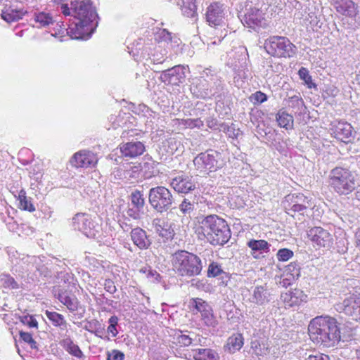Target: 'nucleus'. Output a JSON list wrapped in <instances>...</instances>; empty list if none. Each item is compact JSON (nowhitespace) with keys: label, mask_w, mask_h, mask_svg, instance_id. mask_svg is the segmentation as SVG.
Here are the masks:
<instances>
[{"label":"nucleus","mask_w":360,"mask_h":360,"mask_svg":"<svg viewBox=\"0 0 360 360\" xmlns=\"http://www.w3.org/2000/svg\"><path fill=\"white\" fill-rule=\"evenodd\" d=\"M172 264L174 271L180 276H198L202 270L201 259L186 250H178L172 255Z\"/></svg>","instance_id":"4"},{"label":"nucleus","mask_w":360,"mask_h":360,"mask_svg":"<svg viewBox=\"0 0 360 360\" xmlns=\"http://www.w3.org/2000/svg\"><path fill=\"white\" fill-rule=\"evenodd\" d=\"M226 11L223 4L215 2L211 4L207 8L206 20L212 27L225 25L224 19Z\"/></svg>","instance_id":"14"},{"label":"nucleus","mask_w":360,"mask_h":360,"mask_svg":"<svg viewBox=\"0 0 360 360\" xmlns=\"http://www.w3.org/2000/svg\"><path fill=\"white\" fill-rule=\"evenodd\" d=\"M83 328L91 333H94L96 336H98L96 329L101 328V324L96 319H92L91 321H85V324L83 326Z\"/></svg>","instance_id":"47"},{"label":"nucleus","mask_w":360,"mask_h":360,"mask_svg":"<svg viewBox=\"0 0 360 360\" xmlns=\"http://www.w3.org/2000/svg\"><path fill=\"white\" fill-rule=\"evenodd\" d=\"M308 330L311 341L324 347H334L340 340L338 323L328 316H319L311 319Z\"/></svg>","instance_id":"2"},{"label":"nucleus","mask_w":360,"mask_h":360,"mask_svg":"<svg viewBox=\"0 0 360 360\" xmlns=\"http://www.w3.org/2000/svg\"><path fill=\"white\" fill-rule=\"evenodd\" d=\"M358 179L356 174L347 168L336 167L328 176V184L339 195H347L356 188Z\"/></svg>","instance_id":"5"},{"label":"nucleus","mask_w":360,"mask_h":360,"mask_svg":"<svg viewBox=\"0 0 360 360\" xmlns=\"http://www.w3.org/2000/svg\"><path fill=\"white\" fill-rule=\"evenodd\" d=\"M284 207L292 212L304 213L310 206L309 200L302 193L289 194L285 197Z\"/></svg>","instance_id":"13"},{"label":"nucleus","mask_w":360,"mask_h":360,"mask_svg":"<svg viewBox=\"0 0 360 360\" xmlns=\"http://www.w3.org/2000/svg\"><path fill=\"white\" fill-rule=\"evenodd\" d=\"M143 210L139 208H136L132 205H129L126 213L127 216L133 219H140L143 214Z\"/></svg>","instance_id":"45"},{"label":"nucleus","mask_w":360,"mask_h":360,"mask_svg":"<svg viewBox=\"0 0 360 360\" xmlns=\"http://www.w3.org/2000/svg\"><path fill=\"white\" fill-rule=\"evenodd\" d=\"M283 104L295 115H302L306 114L307 108L303 99L297 95L288 97L283 100Z\"/></svg>","instance_id":"28"},{"label":"nucleus","mask_w":360,"mask_h":360,"mask_svg":"<svg viewBox=\"0 0 360 360\" xmlns=\"http://www.w3.org/2000/svg\"><path fill=\"white\" fill-rule=\"evenodd\" d=\"M335 309L340 313H344L352 320L360 322V297L352 295L342 302L336 304Z\"/></svg>","instance_id":"12"},{"label":"nucleus","mask_w":360,"mask_h":360,"mask_svg":"<svg viewBox=\"0 0 360 360\" xmlns=\"http://www.w3.org/2000/svg\"><path fill=\"white\" fill-rule=\"evenodd\" d=\"M243 344V337L242 334L236 333L228 338L226 347L229 353H235L236 351L241 349Z\"/></svg>","instance_id":"34"},{"label":"nucleus","mask_w":360,"mask_h":360,"mask_svg":"<svg viewBox=\"0 0 360 360\" xmlns=\"http://www.w3.org/2000/svg\"><path fill=\"white\" fill-rule=\"evenodd\" d=\"M33 19L35 21V22L37 24L36 26L37 27H48L49 25H53L56 24V27L54 29L56 30L54 33H52L51 35L54 37H57L61 34H63L64 33L59 34V27L57 25V22L59 21H57L56 20H54L53 16L46 12H39V13H34L33 15Z\"/></svg>","instance_id":"26"},{"label":"nucleus","mask_w":360,"mask_h":360,"mask_svg":"<svg viewBox=\"0 0 360 360\" xmlns=\"http://www.w3.org/2000/svg\"><path fill=\"white\" fill-rule=\"evenodd\" d=\"M240 130L236 129L233 125H231L227 131V135L229 138L237 139L239 136Z\"/></svg>","instance_id":"60"},{"label":"nucleus","mask_w":360,"mask_h":360,"mask_svg":"<svg viewBox=\"0 0 360 360\" xmlns=\"http://www.w3.org/2000/svg\"><path fill=\"white\" fill-rule=\"evenodd\" d=\"M244 26L257 30L259 28L266 27L268 25L264 13L259 8L247 6L244 14L240 19Z\"/></svg>","instance_id":"10"},{"label":"nucleus","mask_w":360,"mask_h":360,"mask_svg":"<svg viewBox=\"0 0 360 360\" xmlns=\"http://www.w3.org/2000/svg\"><path fill=\"white\" fill-rule=\"evenodd\" d=\"M152 226L155 233L165 240L173 239L175 233L172 224L162 218H155L152 221Z\"/></svg>","instance_id":"21"},{"label":"nucleus","mask_w":360,"mask_h":360,"mask_svg":"<svg viewBox=\"0 0 360 360\" xmlns=\"http://www.w3.org/2000/svg\"><path fill=\"white\" fill-rule=\"evenodd\" d=\"M130 236L134 245L140 250H147L152 244L147 233L140 227L132 229L130 231Z\"/></svg>","instance_id":"23"},{"label":"nucleus","mask_w":360,"mask_h":360,"mask_svg":"<svg viewBox=\"0 0 360 360\" xmlns=\"http://www.w3.org/2000/svg\"><path fill=\"white\" fill-rule=\"evenodd\" d=\"M276 120L281 127L285 129H292L293 117L285 111L280 110L276 115Z\"/></svg>","instance_id":"35"},{"label":"nucleus","mask_w":360,"mask_h":360,"mask_svg":"<svg viewBox=\"0 0 360 360\" xmlns=\"http://www.w3.org/2000/svg\"><path fill=\"white\" fill-rule=\"evenodd\" d=\"M210 85L205 79L202 77L196 78L191 86V91L197 98H211L216 95L217 91L210 89Z\"/></svg>","instance_id":"18"},{"label":"nucleus","mask_w":360,"mask_h":360,"mask_svg":"<svg viewBox=\"0 0 360 360\" xmlns=\"http://www.w3.org/2000/svg\"><path fill=\"white\" fill-rule=\"evenodd\" d=\"M20 338L25 342L28 343L29 342L31 341V340L32 339V335L30 333H27V332H23V331H20Z\"/></svg>","instance_id":"62"},{"label":"nucleus","mask_w":360,"mask_h":360,"mask_svg":"<svg viewBox=\"0 0 360 360\" xmlns=\"http://www.w3.org/2000/svg\"><path fill=\"white\" fill-rule=\"evenodd\" d=\"M189 72L188 66L179 65L163 70L160 79L165 84L179 85L185 82L186 74Z\"/></svg>","instance_id":"11"},{"label":"nucleus","mask_w":360,"mask_h":360,"mask_svg":"<svg viewBox=\"0 0 360 360\" xmlns=\"http://www.w3.org/2000/svg\"><path fill=\"white\" fill-rule=\"evenodd\" d=\"M179 210L184 215H190L194 210V204L188 199H184L179 205Z\"/></svg>","instance_id":"46"},{"label":"nucleus","mask_w":360,"mask_h":360,"mask_svg":"<svg viewBox=\"0 0 360 360\" xmlns=\"http://www.w3.org/2000/svg\"><path fill=\"white\" fill-rule=\"evenodd\" d=\"M73 227L81 231L87 238L98 240L101 226L95 223L91 217L86 213H77L72 219Z\"/></svg>","instance_id":"9"},{"label":"nucleus","mask_w":360,"mask_h":360,"mask_svg":"<svg viewBox=\"0 0 360 360\" xmlns=\"http://www.w3.org/2000/svg\"><path fill=\"white\" fill-rule=\"evenodd\" d=\"M298 73L300 77L304 80L305 83L309 88H311L312 86H315V84L312 83L311 77L309 75L308 70L305 68H301L299 70Z\"/></svg>","instance_id":"48"},{"label":"nucleus","mask_w":360,"mask_h":360,"mask_svg":"<svg viewBox=\"0 0 360 360\" xmlns=\"http://www.w3.org/2000/svg\"><path fill=\"white\" fill-rule=\"evenodd\" d=\"M334 136L342 141L348 142L353 135V128L352 125L343 121H338L334 124L332 128Z\"/></svg>","instance_id":"24"},{"label":"nucleus","mask_w":360,"mask_h":360,"mask_svg":"<svg viewBox=\"0 0 360 360\" xmlns=\"http://www.w3.org/2000/svg\"><path fill=\"white\" fill-rule=\"evenodd\" d=\"M296 292H287L281 295V300L285 304V308L292 307L299 304L300 300Z\"/></svg>","instance_id":"38"},{"label":"nucleus","mask_w":360,"mask_h":360,"mask_svg":"<svg viewBox=\"0 0 360 360\" xmlns=\"http://www.w3.org/2000/svg\"><path fill=\"white\" fill-rule=\"evenodd\" d=\"M170 186L177 193H188L195 188V184L191 176L181 174L170 180Z\"/></svg>","instance_id":"17"},{"label":"nucleus","mask_w":360,"mask_h":360,"mask_svg":"<svg viewBox=\"0 0 360 360\" xmlns=\"http://www.w3.org/2000/svg\"><path fill=\"white\" fill-rule=\"evenodd\" d=\"M180 125H183L185 127L193 129V128H201L203 127V122L200 119H181L178 120Z\"/></svg>","instance_id":"43"},{"label":"nucleus","mask_w":360,"mask_h":360,"mask_svg":"<svg viewBox=\"0 0 360 360\" xmlns=\"http://www.w3.org/2000/svg\"><path fill=\"white\" fill-rule=\"evenodd\" d=\"M151 60L155 64H161L165 61L164 55L162 53H154L152 55Z\"/></svg>","instance_id":"61"},{"label":"nucleus","mask_w":360,"mask_h":360,"mask_svg":"<svg viewBox=\"0 0 360 360\" xmlns=\"http://www.w3.org/2000/svg\"><path fill=\"white\" fill-rule=\"evenodd\" d=\"M148 201L155 211L162 213L170 209L174 199L168 188L165 186H156L149 190Z\"/></svg>","instance_id":"8"},{"label":"nucleus","mask_w":360,"mask_h":360,"mask_svg":"<svg viewBox=\"0 0 360 360\" xmlns=\"http://www.w3.org/2000/svg\"><path fill=\"white\" fill-rule=\"evenodd\" d=\"M158 36L160 40L162 41H165L167 43H174L175 44H178L179 39L176 37H173L172 33L168 32L166 29H163L159 31L158 33Z\"/></svg>","instance_id":"44"},{"label":"nucleus","mask_w":360,"mask_h":360,"mask_svg":"<svg viewBox=\"0 0 360 360\" xmlns=\"http://www.w3.org/2000/svg\"><path fill=\"white\" fill-rule=\"evenodd\" d=\"M0 284L2 288L7 290H17L20 288V284L13 277L7 274L0 276Z\"/></svg>","instance_id":"36"},{"label":"nucleus","mask_w":360,"mask_h":360,"mask_svg":"<svg viewBox=\"0 0 360 360\" xmlns=\"http://www.w3.org/2000/svg\"><path fill=\"white\" fill-rule=\"evenodd\" d=\"M338 251L340 253H345L347 251V246L345 245V240H340L337 243Z\"/></svg>","instance_id":"63"},{"label":"nucleus","mask_w":360,"mask_h":360,"mask_svg":"<svg viewBox=\"0 0 360 360\" xmlns=\"http://www.w3.org/2000/svg\"><path fill=\"white\" fill-rule=\"evenodd\" d=\"M26 323L30 327V328H34L37 327L38 323L35 319H34L32 316H30L29 318L25 317Z\"/></svg>","instance_id":"64"},{"label":"nucleus","mask_w":360,"mask_h":360,"mask_svg":"<svg viewBox=\"0 0 360 360\" xmlns=\"http://www.w3.org/2000/svg\"><path fill=\"white\" fill-rule=\"evenodd\" d=\"M335 11L346 17L355 18L359 13L358 5L352 0H331Z\"/></svg>","instance_id":"20"},{"label":"nucleus","mask_w":360,"mask_h":360,"mask_svg":"<svg viewBox=\"0 0 360 360\" xmlns=\"http://www.w3.org/2000/svg\"><path fill=\"white\" fill-rule=\"evenodd\" d=\"M104 288L107 292H110V294L115 293L117 290L115 283L113 281H112L111 279L105 280Z\"/></svg>","instance_id":"56"},{"label":"nucleus","mask_w":360,"mask_h":360,"mask_svg":"<svg viewBox=\"0 0 360 360\" xmlns=\"http://www.w3.org/2000/svg\"><path fill=\"white\" fill-rule=\"evenodd\" d=\"M124 354L123 352L113 349L111 352H108L107 360H124Z\"/></svg>","instance_id":"54"},{"label":"nucleus","mask_w":360,"mask_h":360,"mask_svg":"<svg viewBox=\"0 0 360 360\" xmlns=\"http://www.w3.org/2000/svg\"><path fill=\"white\" fill-rule=\"evenodd\" d=\"M177 5L184 16L194 18L198 15L195 0H178Z\"/></svg>","instance_id":"31"},{"label":"nucleus","mask_w":360,"mask_h":360,"mask_svg":"<svg viewBox=\"0 0 360 360\" xmlns=\"http://www.w3.org/2000/svg\"><path fill=\"white\" fill-rule=\"evenodd\" d=\"M18 200L20 203V208L30 212L35 210L34 205L31 202L30 198L26 196V192L24 189H21L18 193Z\"/></svg>","instance_id":"37"},{"label":"nucleus","mask_w":360,"mask_h":360,"mask_svg":"<svg viewBox=\"0 0 360 360\" xmlns=\"http://www.w3.org/2000/svg\"><path fill=\"white\" fill-rule=\"evenodd\" d=\"M192 304L197 310V311L200 312V314L210 307V305L206 302L200 298L193 299L192 301Z\"/></svg>","instance_id":"51"},{"label":"nucleus","mask_w":360,"mask_h":360,"mask_svg":"<svg viewBox=\"0 0 360 360\" xmlns=\"http://www.w3.org/2000/svg\"><path fill=\"white\" fill-rule=\"evenodd\" d=\"M24 15L23 10L18 9L15 6L11 5H6L1 13L2 18L8 22L17 21L22 18Z\"/></svg>","instance_id":"29"},{"label":"nucleus","mask_w":360,"mask_h":360,"mask_svg":"<svg viewBox=\"0 0 360 360\" xmlns=\"http://www.w3.org/2000/svg\"><path fill=\"white\" fill-rule=\"evenodd\" d=\"M200 224L199 238L203 237L213 245H223L231 238V232L227 222L216 214L204 217Z\"/></svg>","instance_id":"3"},{"label":"nucleus","mask_w":360,"mask_h":360,"mask_svg":"<svg viewBox=\"0 0 360 360\" xmlns=\"http://www.w3.org/2000/svg\"><path fill=\"white\" fill-rule=\"evenodd\" d=\"M177 343L181 347H187L191 345L192 338L189 337V335L183 334L181 332L177 335L176 336Z\"/></svg>","instance_id":"50"},{"label":"nucleus","mask_w":360,"mask_h":360,"mask_svg":"<svg viewBox=\"0 0 360 360\" xmlns=\"http://www.w3.org/2000/svg\"><path fill=\"white\" fill-rule=\"evenodd\" d=\"M45 315L53 326L59 328L61 331L68 332V327L70 326L67 322L63 315L56 311H50L48 310L45 311Z\"/></svg>","instance_id":"30"},{"label":"nucleus","mask_w":360,"mask_h":360,"mask_svg":"<svg viewBox=\"0 0 360 360\" xmlns=\"http://www.w3.org/2000/svg\"><path fill=\"white\" fill-rule=\"evenodd\" d=\"M273 300V295L266 284L256 285L250 290L249 302L257 306L264 307Z\"/></svg>","instance_id":"15"},{"label":"nucleus","mask_w":360,"mask_h":360,"mask_svg":"<svg viewBox=\"0 0 360 360\" xmlns=\"http://www.w3.org/2000/svg\"><path fill=\"white\" fill-rule=\"evenodd\" d=\"M131 203L130 205L136 207L143 210L145 205V199L143 193L139 191H134L130 195Z\"/></svg>","instance_id":"40"},{"label":"nucleus","mask_w":360,"mask_h":360,"mask_svg":"<svg viewBox=\"0 0 360 360\" xmlns=\"http://www.w3.org/2000/svg\"><path fill=\"white\" fill-rule=\"evenodd\" d=\"M202 320L207 326L215 327L217 325V321L212 313V309L210 306L205 311L201 312Z\"/></svg>","instance_id":"41"},{"label":"nucleus","mask_w":360,"mask_h":360,"mask_svg":"<svg viewBox=\"0 0 360 360\" xmlns=\"http://www.w3.org/2000/svg\"><path fill=\"white\" fill-rule=\"evenodd\" d=\"M195 169L200 172H212L222 167L221 154L214 150L200 153L193 159Z\"/></svg>","instance_id":"7"},{"label":"nucleus","mask_w":360,"mask_h":360,"mask_svg":"<svg viewBox=\"0 0 360 360\" xmlns=\"http://www.w3.org/2000/svg\"><path fill=\"white\" fill-rule=\"evenodd\" d=\"M207 276L209 278L219 277L222 279V283L226 285L229 279L228 274L222 269L221 266L214 262L209 264Z\"/></svg>","instance_id":"33"},{"label":"nucleus","mask_w":360,"mask_h":360,"mask_svg":"<svg viewBox=\"0 0 360 360\" xmlns=\"http://www.w3.org/2000/svg\"><path fill=\"white\" fill-rule=\"evenodd\" d=\"M250 98V101L255 104L262 103L267 100V96L264 93L258 91L256 93L252 94Z\"/></svg>","instance_id":"52"},{"label":"nucleus","mask_w":360,"mask_h":360,"mask_svg":"<svg viewBox=\"0 0 360 360\" xmlns=\"http://www.w3.org/2000/svg\"><path fill=\"white\" fill-rule=\"evenodd\" d=\"M98 162L96 155L89 150H80L76 153L72 160V164L76 167H94Z\"/></svg>","instance_id":"19"},{"label":"nucleus","mask_w":360,"mask_h":360,"mask_svg":"<svg viewBox=\"0 0 360 360\" xmlns=\"http://www.w3.org/2000/svg\"><path fill=\"white\" fill-rule=\"evenodd\" d=\"M29 174L30 176L37 182L41 181L42 178V173L40 168L36 165L30 167Z\"/></svg>","instance_id":"53"},{"label":"nucleus","mask_w":360,"mask_h":360,"mask_svg":"<svg viewBox=\"0 0 360 360\" xmlns=\"http://www.w3.org/2000/svg\"><path fill=\"white\" fill-rule=\"evenodd\" d=\"M210 88L212 89L214 91H216V95L213 96L212 97H220L221 96V92L223 90V85L221 84V81H218L217 82L214 83V86H211L210 85Z\"/></svg>","instance_id":"59"},{"label":"nucleus","mask_w":360,"mask_h":360,"mask_svg":"<svg viewBox=\"0 0 360 360\" xmlns=\"http://www.w3.org/2000/svg\"><path fill=\"white\" fill-rule=\"evenodd\" d=\"M112 174L115 179L125 181V167L115 169Z\"/></svg>","instance_id":"57"},{"label":"nucleus","mask_w":360,"mask_h":360,"mask_svg":"<svg viewBox=\"0 0 360 360\" xmlns=\"http://www.w3.org/2000/svg\"><path fill=\"white\" fill-rule=\"evenodd\" d=\"M60 344L70 355L79 359L84 356L82 351L79 346L73 342L70 336L65 335L60 342Z\"/></svg>","instance_id":"32"},{"label":"nucleus","mask_w":360,"mask_h":360,"mask_svg":"<svg viewBox=\"0 0 360 360\" xmlns=\"http://www.w3.org/2000/svg\"><path fill=\"white\" fill-rule=\"evenodd\" d=\"M195 360H216V353L210 349H198L193 353Z\"/></svg>","instance_id":"39"},{"label":"nucleus","mask_w":360,"mask_h":360,"mask_svg":"<svg viewBox=\"0 0 360 360\" xmlns=\"http://www.w3.org/2000/svg\"><path fill=\"white\" fill-rule=\"evenodd\" d=\"M55 296L70 312L76 311L79 305V302L75 296H70L64 289L57 288L54 290Z\"/></svg>","instance_id":"27"},{"label":"nucleus","mask_w":360,"mask_h":360,"mask_svg":"<svg viewBox=\"0 0 360 360\" xmlns=\"http://www.w3.org/2000/svg\"><path fill=\"white\" fill-rule=\"evenodd\" d=\"M120 149L123 156L134 158L142 155L146 148L142 142L132 140L131 141L121 143Z\"/></svg>","instance_id":"22"},{"label":"nucleus","mask_w":360,"mask_h":360,"mask_svg":"<svg viewBox=\"0 0 360 360\" xmlns=\"http://www.w3.org/2000/svg\"><path fill=\"white\" fill-rule=\"evenodd\" d=\"M264 47L269 55L278 58H292L297 50L288 37L283 36L269 37L265 40Z\"/></svg>","instance_id":"6"},{"label":"nucleus","mask_w":360,"mask_h":360,"mask_svg":"<svg viewBox=\"0 0 360 360\" xmlns=\"http://www.w3.org/2000/svg\"><path fill=\"white\" fill-rule=\"evenodd\" d=\"M308 238L314 246L328 248L332 243V236L328 231L320 226H314L307 231Z\"/></svg>","instance_id":"16"},{"label":"nucleus","mask_w":360,"mask_h":360,"mask_svg":"<svg viewBox=\"0 0 360 360\" xmlns=\"http://www.w3.org/2000/svg\"><path fill=\"white\" fill-rule=\"evenodd\" d=\"M37 270L39 274L45 278L51 276V273L46 264H41L37 266Z\"/></svg>","instance_id":"55"},{"label":"nucleus","mask_w":360,"mask_h":360,"mask_svg":"<svg viewBox=\"0 0 360 360\" xmlns=\"http://www.w3.org/2000/svg\"><path fill=\"white\" fill-rule=\"evenodd\" d=\"M68 4L60 6L61 13L65 16H71L68 27L65 28L63 22H57L59 34L67 32L72 39H89L94 32L98 16L90 0H72Z\"/></svg>","instance_id":"1"},{"label":"nucleus","mask_w":360,"mask_h":360,"mask_svg":"<svg viewBox=\"0 0 360 360\" xmlns=\"http://www.w3.org/2000/svg\"><path fill=\"white\" fill-rule=\"evenodd\" d=\"M247 245L250 249V255L256 259L264 257V253H268L270 251L271 245L265 240L251 239L247 243Z\"/></svg>","instance_id":"25"},{"label":"nucleus","mask_w":360,"mask_h":360,"mask_svg":"<svg viewBox=\"0 0 360 360\" xmlns=\"http://www.w3.org/2000/svg\"><path fill=\"white\" fill-rule=\"evenodd\" d=\"M141 169L139 166L125 167V181L132 183L136 180L140 175Z\"/></svg>","instance_id":"42"},{"label":"nucleus","mask_w":360,"mask_h":360,"mask_svg":"<svg viewBox=\"0 0 360 360\" xmlns=\"http://www.w3.org/2000/svg\"><path fill=\"white\" fill-rule=\"evenodd\" d=\"M293 256V252L287 248H283L278 251L277 258L279 261L285 262Z\"/></svg>","instance_id":"49"},{"label":"nucleus","mask_w":360,"mask_h":360,"mask_svg":"<svg viewBox=\"0 0 360 360\" xmlns=\"http://www.w3.org/2000/svg\"><path fill=\"white\" fill-rule=\"evenodd\" d=\"M306 360H330L328 355L322 353H316L309 355Z\"/></svg>","instance_id":"58"}]
</instances>
